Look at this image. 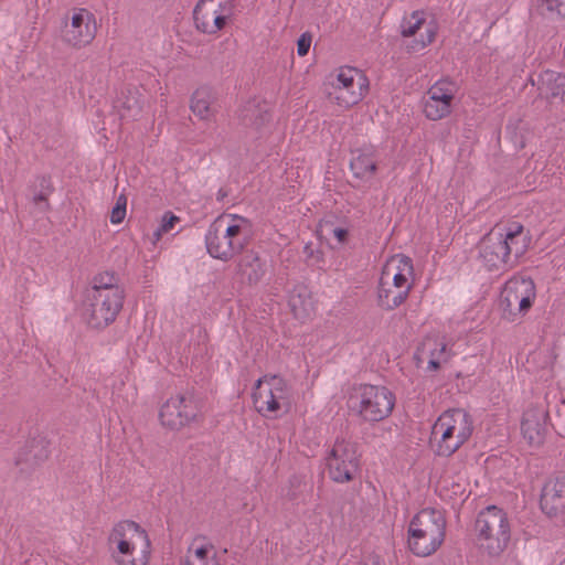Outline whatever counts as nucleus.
Wrapping results in <instances>:
<instances>
[{"mask_svg":"<svg viewBox=\"0 0 565 565\" xmlns=\"http://www.w3.org/2000/svg\"><path fill=\"white\" fill-rule=\"evenodd\" d=\"M107 551L115 565H150L153 544L149 531L131 519L115 522L106 537Z\"/></svg>","mask_w":565,"mask_h":565,"instance_id":"1","label":"nucleus"},{"mask_svg":"<svg viewBox=\"0 0 565 565\" xmlns=\"http://www.w3.org/2000/svg\"><path fill=\"white\" fill-rule=\"evenodd\" d=\"M416 275L411 257L404 254L390 256L383 264L377 286L379 306L394 310L409 297L415 286Z\"/></svg>","mask_w":565,"mask_h":565,"instance_id":"2","label":"nucleus"},{"mask_svg":"<svg viewBox=\"0 0 565 565\" xmlns=\"http://www.w3.org/2000/svg\"><path fill=\"white\" fill-rule=\"evenodd\" d=\"M250 227L249 220L242 215H220L211 224L205 236L209 254L221 260L233 258L246 246Z\"/></svg>","mask_w":565,"mask_h":565,"instance_id":"3","label":"nucleus"},{"mask_svg":"<svg viewBox=\"0 0 565 565\" xmlns=\"http://www.w3.org/2000/svg\"><path fill=\"white\" fill-rule=\"evenodd\" d=\"M473 433V420L462 408L443 412L434 422L429 446L439 457H450L458 451Z\"/></svg>","mask_w":565,"mask_h":565,"instance_id":"4","label":"nucleus"},{"mask_svg":"<svg viewBox=\"0 0 565 565\" xmlns=\"http://www.w3.org/2000/svg\"><path fill=\"white\" fill-rule=\"evenodd\" d=\"M396 395L384 385L360 384L349 393V412L366 424H376L390 418L395 409Z\"/></svg>","mask_w":565,"mask_h":565,"instance_id":"5","label":"nucleus"},{"mask_svg":"<svg viewBox=\"0 0 565 565\" xmlns=\"http://www.w3.org/2000/svg\"><path fill=\"white\" fill-rule=\"evenodd\" d=\"M407 546L419 557L436 553L446 536V519L444 513L435 508L419 510L409 521Z\"/></svg>","mask_w":565,"mask_h":565,"instance_id":"6","label":"nucleus"},{"mask_svg":"<svg viewBox=\"0 0 565 565\" xmlns=\"http://www.w3.org/2000/svg\"><path fill=\"white\" fill-rule=\"evenodd\" d=\"M252 398L256 412L268 419L286 416L295 404L291 385L277 375L260 377L253 388Z\"/></svg>","mask_w":565,"mask_h":565,"instance_id":"7","label":"nucleus"},{"mask_svg":"<svg viewBox=\"0 0 565 565\" xmlns=\"http://www.w3.org/2000/svg\"><path fill=\"white\" fill-rule=\"evenodd\" d=\"M370 92V79L364 71L349 65L335 68L329 76L327 97L340 109L359 105Z\"/></svg>","mask_w":565,"mask_h":565,"instance_id":"8","label":"nucleus"},{"mask_svg":"<svg viewBox=\"0 0 565 565\" xmlns=\"http://www.w3.org/2000/svg\"><path fill=\"white\" fill-rule=\"evenodd\" d=\"M114 276L100 274L94 278L92 289V313L88 319L93 328H105L115 321L122 309L125 291L115 284Z\"/></svg>","mask_w":565,"mask_h":565,"instance_id":"9","label":"nucleus"},{"mask_svg":"<svg viewBox=\"0 0 565 565\" xmlns=\"http://www.w3.org/2000/svg\"><path fill=\"white\" fill-rule=\"evenodd\" d=\"M398 32L405 41L406 51L418 53L436 41L439 23L427 10L417 9L403 15Z\"/></svg>","mask_w":565,"mask_h":565,"instance_id":"10","label":"nucleus"},{"mask_svg":"<svg viewBox=\"0 0 565 565\" xmlns=\"http://www.w3.org/2000/svg\"><path fill=\"white\" fill-rule=\"evenodd\" d=\"M476 532L482 548L490 555L500 554L510 541V523L507 513L497 505L487 507L478 515Z\"/></svg>","mask_w":565,"mask_h":565,"instance_id":"11","label":"nucleus"},{"mask_svg":"<svg viewBox=\"0 0 565 565\" xmlns=\"http://www.w3.org/2000/svg\"><path fill=\"white\" fill-rule=\"evenodd\" d=\"M536 299V287L531 278L513 276L502 287L499 307L507 321L514 322L530 311Z\"/></svg>","mask_w":565,"mask_h":565,"instance_id":"12","label":"nucleus"},{"mask_svg":"<svg viewBox=\"0 0 565 565\" xmlns=\"http://www.w3.org/2000/svg\"><path fill=\"white\" fill-rule=\"evenodd\" d=\"M235 19L232 0H199L193 9L195 30L204 35L218 38Z\"/></svg>","mask_w":565,"mask_h":565,"instance_id":"13","label":"nucleus"},{"mask_svg":"<svg viewBox=\"0 0 565 565\" xmlns=\"http://www.w3.org/2000/svg\"><path fill=\"white\" fill-rule=\"evenodd\" d=\"M329 478L337 483H348L355 479L360 470L358 444L350 438L338 437L326 457Z\"/></svg>","mask_w":565,"mask_h":565,"instance_id":"14","label":"nucleus"},{"mask_svg":"<svg viewBox=\"0 0 565 565\" xmlns=\"http://www.w3.org/2000/svg\"><path fill=\"white\" fill-rule=\"evenodd\" d=\"M200 402L190 394H175L159 408L160 425L171 431H180L202 420Z\"/></svg>","mask_w":565,"mask_h":565,"instance_id":"15","label":"nucleus"},{"mask_svg":"<svg viewBox=\"0 0 565 565\" xmlns=\"http://www.w3.org/2000/svg\"><path fill=\"white\" fill-rule=\"evenodd\" d=\"M96 32L95 14L86 8H73L65 18L61 36L68 46L82 49L93 42Z\"/></svg>","mask_w":565,"mask_h":565,"instance_id":"16","label":"nucleus"},{"mask_svg":"<svg viewBox=\"0 0 565 565\" xmlns=\"http://www.w3.org/2000/svg\"><path fill=\"white\" fill-rule=\"evenodd\" d=\"M457 85L449 79L435 82L427 90L423 100V113L429 120L437 121L448 117L457 94Z\"/></svg>","mask_w":565,"mask_h":565,"instance_id":"17","label":"nucleus"},{"mask_svg":"<svg viewBox=\"0 0 565 565\" xmlns=\"http://www.w3.org/2000/svg\"><path fill=\"white\" fill-rule=\"evenodd\" d=\"M497 238L502 243L511 262L523 256L529 249L531 237L520 223H512L504 227L492 230Z\"/></svg>","mask_w":565,"mask_h":565,"instance_id":"18","label":"nucleus"},{"mask_svg":"<svg viewBox=\"0 0 565 565\" xmlns=\"http://www.w3.org/2000/svg\"><path fill=\"white\" fill-rule=\"evenodd\" d=\"M180 565H220L215 545L205 536H195L188 545Z\"/></svg>","mask_w":565,"mask_h":565,"instance_id":"19","label":"nucleus"},{"mask_svg":"<svg viewBox=\"0 0 565 565\" xmlns=\"http://www.w3.org/2000/svg\"><path fill=\"white\" fill-rule=\"evenodd\" d=\"M480 257L489 270L503 269L514 264L492 231L481 241Z\"/></svg>","mask_w":565,"mask_h":565,"instance_id":"20","label":"nucleus"},{"mask_svg":"<svg viewBox=\"0 0 565 565\" xmlns=\"http://www.w3.org/2000/svg\"><path fill=\"white\" fill-rule=\"evenodd\" d=\"M546 417V412L536 406L530 407L524 412L521 422V431L529 445L540 446L543 443Z\"/></svg>","mask_w":565,"mask_h":565,"instance_id":"21","label":"nucleus"},{"mask_svg":"<svg viewBox=\"0 0 565 565\" xmlns=\"http://www.w3.org/2000/svg\"><path fill=\"white\" fill-rule=\"evenodd\" d=\"M541 508L550 516L565 513V478L550 480L543 488Z\"/></svg>","mask_w":565,"mask_h":565,"instance_id":"22","label":"nucleus"},{"mask_svg":"<svg viewBox=\"0 0 565 565\" xmlns=\"http://www.w3.org/2000/svg\"><path fill=\"white\" fill-rule=\"evenodd\" d=\"M417 360L427 363V369L436 371L446 361V343L437 335L426 337L419 344L416 353Z\"/></svg>","mask_w":565,"mask_h":565,"instance_id":"23","label":"nucleus"},{"mask_svg":"<svg viewBox=\"0 0 565 565\" xmlns=\"http://www.w3.org/2000/svg\"><path fill=\"white\" fill-rule=\"evenodd\" d=\"M377 154L373 149L359 150L353 153L350 170L355 179L369 182L374 179L377 171Z\"/></svg>","mask_w":565,"mask_h":565,"instance_id":"24","label":"nucleus"},{"mask_svg":"<svg viewBox=\"0 0 565 565\" xmlns=\"http://www.w3.org/2000/svg\"><path fill=\"white\" fill-rule=\"evenodd\" d=\"M237 274L242 280L256 284L264 275V267L259 257L253 252L246 253L238 260Z\"/></svg>","mask_w":565,"mask_h":565,"instance_id":"25","label":"nucleus"},{"mask_svg":"<svg viewBox=\"0 0 565 565\" xmlns=\"http://www.w3.org/2000/svg\"><path fill=\"white\" fill-rule=\"evenodd\" d=\"M213 99V94L209 88L200 87L191 97L190 108L200 119L209 120L214 116Z\"/></svg>","mask_w":565,"mask_h":565,"instance_id":"26","label":"nucleus"},{"mask_svg":"<svg viewBox=\"0 0 565 565\" xmlns=\"http://www.w3.org/2000/svg\"><path fill=\"white\" fill-rule=\"evenodd\" d=\"M540 89L547 97L557 98L565 95V75L554 72L545 71L540 77Z\"/></svg>","mask_w":565,"mask_h":565,"instance_id":"27","label":"nucleus"},{"mask_svg":"<svg viewBox=\"0 0 565 565\" xmlns=\"http://www.w3.org/2000/svg\"><path fill=\"white\" fill-rule=\"evenodd\" d=\"M289 306L298 319H306L313 312V303L307 292L292 294L289 298Z\"/></svg>","mask_w":565,"mask_h":565,"instance_id":"28","label":"nucleus"},{"mask_svg":"<svg viewBox=\"0 0 565 565\" xmlns=\"http://www.w3.org/2000/svg\"><path fill=\"white\" fill-rule=\"evenodd\" d=\"M537 4L551 19L565 21V0H537Z\"/></svg>","mask_w":565,"mask_h":565,"instance_id":"29","label":"nucleus"},{"mask_svg":"<svg viewBox=\"0 0 565 565\" xmlns=\"http://www.w3.org/2000/svg\"><path fill=\"white\" fill-rule=\"evenodd\" d=\"M180 222V218L172 214L171 212H167L162 218H161V223L160 225L158 226V228L152 233L151 237H150V242L153 244V245H157L158 242L161 239V237L169 233L170 231H172L175 226L177 223Z\"/></svg>","mask_w":565,"mask_h":565,"instance_id":"30","label":"nucleus"},{"mask_svg":"<svg viewBox=\"0 0 565 565\" xmlns=\"http://www.w3.org/2000/svg\"><path fill=\"white\" fill-rule=\"evenodd\" d=\"M126 207H127V198L124 194H120L116 204L110 212V223L111 224H120L126 216Z\"/></svg>","mask_w":565,"mask_h":565,"instance_id":"31","label":"nucleus"},{"mask_svg":"<svg viewBox=\"0 0 565 565\" xmlns=\"http://www.w3.org/2000/svg\"><path fill=\"white\" fill-rule=\"evenodd\" d=\"M331 235L338 243V245H344L348 243L350 237V232L348 227L344 226H333L331 230Z\"/></svg>","mask_w":565,"mask_h":565,"instance_id":"32","label":"nucleus"},{"mask_svg":"<svg viewBox=\"0 0 565 565\" xmlns=\"http://www.w3.org/2000/svg\"><path fill=\"white\" fill-rule=\"evenodd\" d=\"M312 42V36L309 33H302L297 41V54L305 56L308 54Z\"/></svg>","mask_w":565,"mask_h":565,"instance_id":"33","label":"nucleus"},{"mask_svg":"<svg viewBox=\"0 0 565 565\" xmlns=\"http://www.w3.org/2000/svg\"><path fill=\"white\" fill-rule=\"evenodd\" d=\"M301 443H302L303 445H308V446H311V444H312L313 446H319L320 440H318L317 438H315V439L311 441L309 438H307L306 436H303V437H302V441H301Z\"/></svg>","mask_w":565,"mask_h":565,"instance_id":"34","label":"nucleus"},{"mask_svg":"<svg viewBox=\"0 0 565 565\" xmlns=\"http://www.w3.org/2000/svg\"><path fill=\"white\" fill-rule=\"evenodd\" d=\"M125 380H128V375H125V379H120V383L118 386H114V390L117 391L118 393L121 392V387L125 385Z\"/></svg>","mask_w":565,"mask_h":565,"instance_id":"35","label":"nucleus"}]
</instances>
